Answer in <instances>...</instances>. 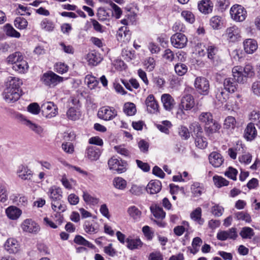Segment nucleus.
Instances as JSON below:
<instances>
[{
    "label": "nucleus",
    "mask_w": 260,
    "mask_h": 260,
    "mask_svg": "<svg viewBox=\"0 0 260 260\" xmlns=\"http://www.w3.org/2000/svg\"><path fill=\"white\" fill-rule=\"evenodd\" d=\"M147 191L150 194H155L160 191L161 189V183L157 180H151L146 187Z\"/></svg>",
    "instance_id": "b1692460"
},
{
    "label": "nucleus",
    "mask_w": 260,
    "mask_h": 260,
    "mask_svg": "<svg viewBox=\"0 0 260 260\" xmlns=\"http://www.w3.org/2000/svg\"><path fill=\"white\" fill-rule=\"evenodd\" d=\"M8 218L11 220L18 219L22 214V211L19 208L14 206H10L5 211Z\"/></svg>",
    "instance_id": "a211bd4d"
},
{
    "label": "nucleus",
    "mask_w": 260,
    "mask_h": 260,
    "mask_svg": "<svg viewBox=\"0 0 260 260\" xmlns=\"http://www.w3.org/2000/svg\"><path fill=\"white\" fill-rule=\"evenodd\" d=\"M8 198V193L6 185L3 183H0V202H5Z\"/></svg>",
    "instance_id": "bf43d9fd"
},
{
    "label": "nucleus",
    "mask_w": 260,
    "mask_h": 260,
    "mask_svg": "<svg viewBox=\"0 0 260 260\" xmlns=\"http://www.w3.org/2000/svg\"><path fill=\"white\" fill-rule=\"evenodd\" d=\"M150 210L154 217L157 219L161 220L165 218L166 216V213L163 210L161 207L155 205L154 206L150 207Z\"/></svg>",
    "instance_id": "473e14b6"
},
{
    "label": "nucleus",
    "mask_w": 260,
    "mask_h": 260,
    "mask_svg": "<svg viewBox=\"0 0 260 260\" xmlns=\"http://www.w3.org/2000/svg\"><path fill=\"white\" fill-rule=\"evenodd\" d=\"M225 36L230 42H235L241 38L240 29L236 25L226 28Z\"/></svg>",
    "instance_id": "4468645a"
},
{
    "label": "nucleus",
    "mask_w": 260,
    "mask_h": 260,
    "mask_svg": "<svg viewBox=\"0 0 260 260\" xmlns=\"http://www.w3.org/2000/svg\"><path fill=\"white\" fill-rule=\"evenodd\" d=\"M171 41L174 47L182 48L186 46L187 39L184 35L177 32L171 37Z\"/></svg>",
    "instance_id": "9b49d317"
},
{
    "label": "nucleus",
    "mask_w": 260,
    "mask_h": 260,
    "mask_svg": "<svg viewBox=\"0 0 260 260\" xmlns=\"http://www.w3.org/2000/svg\"><path fill=\"white\" fill-rule=\"evenodd\" d=\"M213 3L210 0H202L198 4L199 11L204 14L210 13L213 9Z\"/></svg>",
    "instance_id": "412c9836"
},
{
    "label": "nucleus",
    "mask_w": 260,
    "mask_h": 260,
    "mask_svg": "<svg viewBox=\"0 0 260 260\" xmlns=\"http://www.w3.org/2000/svg\"><path fill=\"white\" fill-rule=\"evenodd\" d=\"M224 88L220 87L217 88L215 91V98L219 104H223L226 102L229 98L228 94L224 92Z\"/></svg>",
    "instance_id": "cd10ccee"
},
{
    "label": "nucleus",
    "mask_w": 260,
    "mask_h": 260,
    "mask_svg": "<svg viewBox=\"0 0 260 260\" xmlns=\"http://www.w3.org/2000/svg\"><path fill=\"white\" fill-rule=\"evenodd\" d=\"M117 115V111L110 107L101 108L98 113V116L100 119L105 120H110Z\"/></svg>",
    "instance_id": "9d476101"
},
{
    "label": "nucleus",
    "mask_w": 260,
    "mask_h": 260,
    "mask_svg": "<svg viewBox=\"0 0 260 260\" xmlns=\"http://www.w3.org/2000/svg\"><path fill=\"white\" fill-rule=\"evenodd\" d=\"M128 192L133 196H140L143 193V188L140 186L133 184Z\"/></svg>",
    "instance_id": "6e6d98bb"
},
{
    "label": "nucleus",
    "mask_w": 260,
    "mask_h": 260,
    "mask_svg": "<svg viewBox=\"0 0 260 260\" xmlns=\"http://www.w3.org/2000/svg\"><path fill=\"white\" fill-rule=\"evenodd\" d=\"M87 156L91 160H97L101 154L100 149L94 147H89L86 150Z\"/></svg>",
    "instance_id": "c85d7f7f"
},
{
    "label": "nucleus",
    "mask_w": 260,
    "mask_h": 260,
    "mask_svg": "<svg viewBox=\"0 0 260 260\" xmlns=\"http://www.w3.org/2000/svg\"><path fill=\"white\" fill-rule=\"evenodd\" d=\"M23 59L22 54L19 52H16L10 54L7 58V61L8 63L12 64L13 66L18 64L20 60Z\"/></svg>",
    "instance_id": "7c9ffc66"
},
{
    "label": "nucleus",
    "mask_w": 260,
    "mask_h": 260,
    "mask_svg": "<svg viewBox=\"0 0 260 260\" xmlns=\"http://www.w3.org/2000/svg\"><path fill=\"white\" fill-rule=\"evenodd\" d=\"M54 67L55 71L61 74L66 73L69 70V67L67 64L62 62L56 63Z\"/></svg>",
    "instance_id": "e2e57ef3"
},
{
    "label": "nucleus",
    "mask_w": 260,
    "mask_h": 260,
    "mask_svg": "<svg viewBox=\"0 0 260 260\" xmlns=\"http://www.w3.org/2000/svg\"><path fill=\"white\" fill-rule=\"evenodd\" d=\"M85 82H86L88 87L91 89L94 88L99 83V81L95 77L91 75H87L86 76Z\"/></svg>",
    "instance_id": "4d7b16f0"
},
{
    "label": "nucleus",
    "mask_w": 260,
    "mask_h": 260,
    "mask_svg": "<svg viewBox=\"0 0 260 260\" xmlns=\"http://www.w3.org/2000/svg\"><path fill=\"white\" fill-rule=\"evenodd\" d=\"M74 242L78 245H81L89 248H93L94 247L92 243H90L80 235L76 236L74 239Z\"/></svg>",
    "instance_id": "c03bdc74"
},
{
    "label": "nucleus",
    "mask_w": 260,
    "mask_h": 260,
    "mask_svg": "<svg viewBox=\"0 0 260 260\" xmlns=\"http://www.w3.org/2000/svg\"><path fill=\"white\" fill-rule=\"evenodd\" d=\"M127 212L129 216L135 220L140 219L141 216V211L135 206L129 207L127 209Z\"/></svg>",
    "instance_id": "79ce46f5"
},
{
    "label": "nucleus",
    "mask_w": 260,
    "mask_h": 260,
    "mask_svg": "<svg viewBox=\"0 0 260 260\" xmlns=\"http://www.w3.org/2000/svg\"><path fill=\"white\" fill-rule=\"evenodd\" d=\"M232 18L236 21H244L247 16V12L241 5H234L230 10Z\"/></svg>",
    "instance_id": "0eeeda50"
},
{
    "label": "nucleus",
    "mask_w": 260,
    "mask_h": 260,
    "mask_svg": "<svg viewBox=\"0 0 260 260\" xmlns=\"http://www.w3.org/2000/svg\"><path fill=\"white\" fill-rule=\"evenodd\" d=\"M257 135V131L252 122L248 124L244 131V137L248 141L253 140Z\"/></svg>",
    "instance_id": "393cba45"
},
{
    "label": "nucleus",
    "mask_w": 260,
    "mask_h": 260,
    "mask_svg": "<svg viewBox=\"0 0 260 260\" xmlns=\"http://www.w3.org/2000/svg\"><path fill=\"white\" fill-rule=\"evenodd\" d=\"M87 60L89 64L96 66L101 62L102 59L99 54L92 52L87 54Z\"/></svg>",
    "instance_id": "c9c22d12"
},
{
    "label": "nucleus",
    "mask_w": 260,
    "mask_h": 260,
    "mask_svg": "<svg viewBox=\"0 0 260 260\" xmlns=\"http://www.w3.org/2000/svg\"><path fill=\"white\" fill-rule=\"evenodd\" d=\"M6 87L3 92V96L8 103L16 102L20 96L19 88L22 82L18 78L10 77Z\"/></svg>",
    "instance_id": "f257e3e1"
},
{
    "label": "nucleus",
    "mask_w": 260,
    "mask_h": 260,
    "mask_svg": "<svg viewBox=\"0 0 260 260\" xmlns=\"http://www.w3.org/2000/svg\"><path fill=\"white\" fill-rule=\"evenodd\" d=\"M19 244L17 240L13 238L8 239L5 242V249L10 253H15L18 251Z\"/></svg>",
    "instance_id": "4be33fe9"
},
{
    "label": "nucleus",
    "mask_w": 260,
    "mask_h": 260,
    "mask_svg": "<svg viewBox=\"0 0 260 260\" xmlns=\"http://www.w3.org/2000/svg\"><path fill=\"white\" fill-rule=\"evenodd\" d=\"M207 56L212 61L216 59L218 52V48L214 45H209L207 48Z\"/></svg>",
    "instance_id": "e433bc0d"
},
{
    "label": "nucleus",
    "mask_w": 260,
    "mask_h": 260,
    "mask_svg": "<svg viewBox=\"0 0 260 260\" xmlns=\"http://www.w3.org/2000/svg\"><path fill=\"white\" fill-rule=\"evenodd\" d=\"M84 229L85 232L89 234H94L99 230L98 225L95 222L86 221L84 224Z\"/></svg>",
    "instance_id": "2f4dec72"
},
{
    "label": "nucleus",
    "mask_w": 260,
    "mask_h": 260,
    "mask_svg": "<svg viewBox=\"0 0 260 260\" xmlns=\"http://www.w3.org/2000/svg\"><path fill=\"white\" fill-rule=\"evenodd\" d=\"M42 115L46 118L55 117L58 113V108L53 102H47L41 105Z\"/></svg>",
    "instance_id": "423d86ee"
},
{
    "label": "nucleus",
    "mask_w": 260,
    "mask_h": 260,
    "mask_svg": "<svg viewBox=\"0 0 260 260\" xmlns=\"http://www.w3.org/2000/svg\"><path fill=\"white\" fill-rule=\"evenodd\" d=\"M194 127V132H197V135L195 138V144L197 147L200 149L205 148L208 145L206 138L203 137L201 134L202 133V128L198 123H194L192 124Z\"/></svg>",
    "instance_id": "6e6552de"
},
{
    "label": "nucleus",
    "mask_w": 260,
    "mask_h": 260,
    "mask_svg": "<svg viewBox=\"0 0 260 260\" xmlns=\"http://www.w3.org/2000/svg\"><path fill=\"white\" fill-rule=\"evenodd\" d=\"M126 242L127 243V247L131 249L134 250L139 249L142 246V242L139 239H126Z\"/></svg>",
    "instance_id": "72a5a7b5"
},
{
    "label": "nucleus",
    "mask_w": 260,
    "mask_h": 260,
    "mask_svg": "<svg viewBox=\"0 0 260 260\" xmlns=\"http://www.w3.org/2000/svg\"><path fill=\"white\" fill-rule=\"evenodd\" d=\"M145 104L147 107V111L152 114H154L158 111V105L153 94H149L145 100Z\"/></svg>",
    "instance_id": "2eb2a0df"
},
{
    "label": "nucleus",
    "mask_w": 260,
    "mask_h": 260,
    "mask_svg": "<svg viewBox=\"0 0 260 260\" xmlns=\"http://www.w3.org/2000/svg\"><path fill=\"white\" fill-rule=\"evenodd\" d=\"M161 100L164 107L166 110H171L175 105L174 99L169 94H163L161 95Z\"/></svg>",
    "instance_id": "5701e85b"
},
{
    "label": "nucleus",
    "mask_w": 260,
    "mask_h": 260,
    "mask_svg": "<svg viewBox=\"0 0 260 260\" xmlns=\"http://www.w3.org/2000/svg\"><path fill=\"white\" fill-rule=\"evenodd\" d=\"M201 122L204 123L205 130L208 134H213L217 132L220 125L213 119L212 115L210 112H203L199 117Z\"/></svg>",
    "instance_id": "7ed1b4c3"
},
{
    "label": "nucleus",
    "mask_w": 260,
    "mask_h": 260,
    "mask_svg": "<svg viewBox=\"0 0 260 260\" xmlns=\"http://www.w3.org/2000/svg\"><path fill=\"white\" fill-rule=\"evenodd\" d=\"M210 25L214 29H218L222 24L221 18L218 16L212 17L210 21Z\"/></svg>",
    "instance_id": "8fccbe9b"
},
{
    "label": "nucleus",
    "mask_w": 260,
    "mask_h": 260,
    "mask_svg": "<svg viewBox=\"0 0 260 260\" xmlns=\"http://www.w3.org/2000/svg\"><path fill=\"white\" fill-rule=\"evenodd\" d=\"M17 173L19 177L22 180H30L33 175L32 171L30 169L23 165L19 167Z\"/></svg>",
    "instance_id": "a878e982"
},
{
    "label": "nucleus",
    "mask_w": 260,
    "mask_h": 260,
    "mask_svg": "<svg viewBox=\"0 0 260 260\" xmlns=\"http://www.w3.org/2000/svg\"><path fill=\"white\" fill-rule=\"evenodd\" d=\"M23 231L36 234L40 230L39 224L31 219H25L21 224Z\"/></svg>",
    "instance_id": "1a4fd4ad"
},
{
    "label": "nucleus",
    "mask_w": 260,
    "mask_h": 260,
    "mask_svg": "<svg viewBox=\"0 0 260 260\" xmlns=\"http://www.w3.org/2000/svg\"><path fill=\"white\" fill-rule=\"evenodd\" d=\"M27 24V20L23 17H17L14 21L15 26L19 29L26 28Z\"/></svg>",
    "instance_id": "a18cd8bd"
},
{
    "label": "nucleus",
    "mask_w": 260,
    "mask_h": 260,
    "mask_svg": "<svg viewBox=\"0 0 260 260\" xmlns=\"http://www.w3.org/2000/svg\"><path fill=\"white\" fill-rule=\"evenodd\" d=\"M97 16L101 21H105L108 20L110 17V13L107 11L104 8H99L98 11Z\"/></svg>",
    "instance_id": "3c124183"
},
{
    "label": "nucleus",
    "mask_w": 260,
    "mask_h": 260,
    "mask_svg": "<svg viewBox=\"0 0 260 260\" xmlns=\"http://www.w3.org/2000/svg\"><path fill=\"white\" fill-rule=\"evenodd\" d=\"M175 72L179 76H183L186 74L188 70L187 67L184 63H177L174 67Z\"/></svg>",
    "instance_id": "49530a36"
},
{
    "label": "nucleus",
    "mask_w": 260,
    "mask_h": 260,
    "mask_svg": "<svg viewBox=\"0 0 260 260\" xmlns=\"http://www.w3.org/2000/svg\"><path fill=\"white\" fill-rule=\"evenodd\" d=\"M41 26L42 29L49 31H52L54 28L53 23L46 18L42 21Z\"/></svg>",
    "instance_id": "603ef678"
},
{
    "label": "nucleus",
    "mask_w": 260,
    "mask_h": 260,
    "mask_svg": "<svg viewBox=\"0 0 260 260\" xmlns=\"http://www.w3.org/2000/svg\"><path fill=\"white\" fill-rule=\"evenodd\" d=\"M237 220L245 221L247 222H250L251 221V217L249 214L244 212H238L235 214Z\"/></svg>",
    "instance_id": "13d9d810"
},
{
    "label": "nucleus",
    "mask_w": 260,
    "mask_h": 260,
    "mask_svg": "<svg viewBox=\"0 0 260 260\" xmlns=\"http://www.w3.org/2000/svg\"><path fill=\"white\" fill-rule=\"evenodd\" d=\"M67 115L69 119L72 120L78 119L80 117V114L74 107L69 108L67 112Z\"/></svg>",
    "instance_id": "5fc2aeb1"
},
{
    "label": "nucleus",
    "mask_w": 260,
    "mask_h": 260,
    "mask_svg": "<svg viewBox=\"0 0 260 260\" xmlns=\"http://www.w3.org/2000/svg\"><path fill=\"white\" fill-rule=\"evenodd\" d=\"M83 198L86 203L91 205H96L99 201V199L92 197L86 192H83Z\"/></svg>",
    "instance_id": "864d4df0"
},
{
    "label": "nucleus",
    "mask_w": 260,
    "mask_h": 260,
    "mask_svg": "<svg viewBox=\"0 0 260 260\" xmlns=\"http://www.w3.org/2000/svg\"><path fill=\"white\" fill-rule=\"evenodd\" d=\"M238 237L237 229L232 228L227 231H220L217 234V238L220 241H225L228 239L236 240Z\"/></svg>",
    "instance_id": "f8f14e48"
},
{
    "label": "nucleus",
    "mask_w": 260,
    "mask_h": 260,
    "mask_svg": "<svg viewBox=\"0 0 260 260\" xmlns=\"http://www.w3.org/2000/svg\"><path fill=\"white\" fill-rule=\"evenodd\" d=\"M194 86L199 92L203 94L208 93L209 83L205 78L197 77L194 81Z\"/></svg>",
    "instance_id": "ddd939ff"
},
{
    "label": "nucleus",
    "mask_w": 260,
    "mask_h": 260,
    "mask_svg": "<svg viewBox=\"0 0 260 260\" xmlns=\"http://www.w3.org/2000/svg\"><path fill=\"white\" fill-rule=\"evenodd\" d=\"M41 79L45 85L49 87H54L59 83L64 81L63 77L59 76L52 71L44 73Z\"/></svg>",
    "instance_id": "39448f33"
},
{
    "label": "nucleus",
    "mask_w": 260,
    "mask_h": 260,
    "mask_svg": "<svg viewBox=\"0 0 260 260\" xmlns=\"http://www.w3.org/2000/svg\"><path fill=\"white\" fill-rule=\"evenodd\" d=\"M25 124L31 131H34L38 135H41L43 132V129L40 125L36 123H32L30 120H26Z\"/></svg>",
    "instance_id": "58836bf2"
},
{
    "label": "nucleus",
    "mask_w": 260,
    "mask_h": 260,
    "mask_svg": "<svg viewBox=\"0 0 260 260\" xmlns=\"http://www.w3.org/2000/svg\"><path fill=\"white\" fill-rule=\"evenodd\" d=\"M113 185L117 189L124 190L127 186V182L121 177H115L113 180Z\"/></svg>",
    "instance_id": "f704fd0d"
},
{
    "label": "nucleus",
    "mask_w": 260,
    "mask_h": 260,
    "mask_svg": "<svg viewBox=\"0 0 260 260\" xmlns=\"http://www.w3.org/2000/svg\"><path fill=\"white\" fill-rule=\"evenodd\" d=\"M181 16L187 22L190 23H192L195 20L193 14L189 11H183L181 12Z\"/></svg>",
    "instance_id": "69168bd1"
},
{
    "label": "nucleus",
    "mask_w": 260,
    "mask_h": 260,
    "mask_svg": "<svg viewBox=\"0 0 260 260\" xmlns=\"http://www.w3.org/2000/svg\"><path fill=\"white\" fill-rule=\"evenodd\" d=\"M126 27H120L117 32V39L118 40L127 42L131 39V33L126 30Z\"/></svg>",
    "instance_id": "bb28decb"
},
{
    "label": "nucleus",
    "mask_w": 260,
    "mask_h": 260,
    "mask_svg": "<svg viewBox=\"0 0 260 260\" xmlns=\"http://www.w3.org/2000/svg\"><path fill=\"white\" fill-rule=\"evenodd\" d=\"M13 202L18 206H26L27 204V198L24 196H16L13 200Z\"/></svg>",
    "instance_id": "052dcab7"
},
{
    "label": "nucleus",
    "mask_w": 260,
    "mask_h": 260,
    "mask_svg": "<svg viewBox=\"0 0 260 260\" xmlns=\"http://www.w3.org/2000/svg\"><path fill=\"white\" fill-rule=\"evenodd\" d=\"M243 44L244 51L247 54L253 53L258 47L257 41L252 39L245 40Z\"/></svg>",
    "instance_id": "f3484780"
},
{
    "label": "nucleus",
    "mask_w": 260,
    "mask_h": 260,
    "mask_svg": "<svg viewBox=\"0 0 260 260\" xmlns=\"http://www.w3.org/2000/svg\"><path fill=\"white\" fill-rule=\"evenodd\" d=\"M236 121L233 116H228L224 120V127L225 128H234L235 127Z\"/></svg>",
    "instance_id": "680f3d73"
},
{
    "label": "nucleus",
    "mask_w": 260,
    "mask_h": 260,
    "mask_svg": "<svg viewBox=\"0 0 260 260\" xmlns=\"http://www.w3.org/2000/svg\"><path fill=\"white\" fill-rule=\"evenodd\" d=\"M209 160L210 164L215 168L221 166L224 161L222 155L216 152H212L210 154Z\"/></svg>",
    "instance_id": "aec40b11"
},
{
    "label": "nucleus",
    "mask_w": 260,
    "mask_h": 260,
    "mask_svg": "<svg viewBox=\"0 0 260 260\" xmlns=\"http://www.w3.org/2000/svg\"><path fill=\"white\" fill-rule=\"evenodd\" d=\"M238 83L239 82L237 81L234 76L233 78H226L224 80L223 83L224 89L229 92L233 93L237 89Z\"/></svg>",
    "instance_id": "dca6fc26"
},
{
    "label": "nucleus",
    "mask_w": 260,
    "mask_h": 260,
    "mask_svg": "<svg viewBox=\"0 0 260 260\" xmlns=\"http://www.w3.org/2000/svg\"><path fill=\"white\" fill-rule=\"evenodd\" d=\"M41 110V108L40 109L39 105L36 103H31L27 107L28 111L33 114H39Z\"/></svg>",
    "instance_id": "338daca9"
},
{
    "label": "nucleus",
    "mask_w": 260,
    "mask_h": 260,
    "mask_svg": "<svg viewBox=\"0 0 260 260\" xmlns=\"http://www.w3.org/2000/svg\"><path fill=\"white\" fill-rule=\"evenodd\" d=\"M202 243L203 241L200 237H197L193 238L191 244L192 249H190V252L193 254L196 253L199 251V247Z\"/></svg>",
    "instance_id": "de8ad7c7"
},
{
    "label": "nucleus",
    "mask_w": 260,
    "mask_h": 260,
    "mask_svg": "<svg viewBox=\"0 0 260 260\" xmlns=\"http://www.w3.org/2000/svg\"><path fill=\"white\" fill-rule=\"evenodd\" d=\"M123 111L128 116L135 115L136 112L135 105L134 103L130 102L125 103L124 105Z\"/></svg>",
    "instance_id": "a19ab883"
},
{
    "label": "nucleus",
    "mask_w": 260,
    "mask_h": 260,
    "mask_svg": "<svg viewBox=\"0 0 260 260\" xmlns=\"http://www.w3.org/2000/svg\"><path fill=\"white\" fill-rule=\"evenodd\" d=\"M5 31L8 36L16 38L20 37V34L10 24H6L5 26Z\"/></svg>",
    "instance_id": "ea45409f"
},
{
    "label": "nucleus",
    "mask_w": 260,
    "mask_h": 260,
    "mask_svg": "<svg viewBox=\"0 0 260 260\" xmlns=\"http://www.w3.org/2000/svg\"><path fill=\"white\" fill-rule=\"evenodd\" d=\"M213 181L215 185L218 187L227 186L229 183V182L221 176H214Z\"/></svg>",
    "instance_id": "09e8293b"
},
{
    "label": "nucleus",
    "mask_w": 260,
    "mask_h": 260,
    "mask_svg": "<svg viewBox=\"0 0 260 260\" xmlns=\"http://www.w3.org/2000/svg\"><path fill=\"white\" fill-rule=\"evenodd\" d=\"M202 215V209L201 208L198 207L193 210L190 213V218L198 222L200 224H203L204 222V219L201 218Z\"/></svg>",
    "instance_id": "4c0bfd02"
},
{
    "label": "nucleus",
    "mask_w": 260,
    "mask_h": 260,
    "mask_svg": "<svg viewBox=\"0 0 260 260\" xmlns=\"http://www.w3.org/2000/svg\"><path fill=\"white\" fill-rule=\"evenodd\" d=\"M233 76L237 82L243 83L247 77H252L253 74V69L250 64H247L244 68L241 66L235 67L232 70Z\"/></svg>",
    "instance_id": "20e7f679"
},
{
    "label": "nucleus",
    "mask_w": 260,
    "mask_h": 260,
    "mask_svg": "<svg viewBox=\"0 0 260 260\" xmlns=\"http://www.w3.org/2000/svg\"><path fill=\"white\" fill-rule=\"evenodd\" d=\"M28 65L27 62L24 60H21L16 64L13 65L12 69L19 73L24 74L26 73L28 69Z\"/></svg>",
    "instance_id": "c756f323"
},
{
    "label": "nucleus",
    "mask_w": 260,
    "mask_h": 260,
    "mask_svg": "<svg viewBox=\"0 0 260 260\" xmlns=\"http://www.w3.org/2000/svg\"><path fill=\"white\" fill-rule=\"evenodd\" d=\"M194 102L193 96L190 94H187L184 96L180 105V108L185 110H190L193 107Z\"/></svg>",
    "instance_id": "6ab92c4d"
},
{
    "label": "nucleus",
    "mask_w": 260,
    "mask_h": 260,
    "mask_svg": "<svg viewBox=\"0 0 260 260\" xmlns=\"http://www.w3.org/2000/svg\"><path fill=\"white\" fill-rule=\"evenodd\" d=\"M254 235V231L249 227H244L240 232V235L243 239H251Z\"/></svg>",
    "instance_id": "37998d69"
},
{
    "label": "nucleus",
    "mask_w": 260,
    "mask_h": 260,
    "mask_svg": "<svg viewBox=\"0 0 260 260\" xmlns=\"http://www.w3.org/2000/svg\"><path fill=\"white\" fill-rule=\"evenodd\" d=\"M110 5L113 10L112 15H114L116 19H119L122 14V10L117 5L114 3L112 2L110 4Z\"/></svg>",
    "instance_id": "774afa93"
},
{
    "label": "nucleus",
    "mask_w": 260,
    "mask_h": 260,
    "mask_svg": "<svg viewBox=\"0 0 260 260\" xmlns=\"http://www.w3.org/2000/svg\"><path fill=\"white\" fill-rule=\"evenodd\" d=\"M250 119L252 121V123H255L257 125L260 124V112L255 110L252 111L250 115Z\"/></svg>",
    "instance_id": "0e129e2a"
},
{
    "label": "nucleus",
    "mask_w": 260,
    "mask_h": 260,
    "mask_svg": "<svg viewBox=\"0 0 260 260\" xmlns=\"http://www.w3.org/2000/svg\"><path fill=\"white\" fill-rule=\"evenodd\" d=\"M48 195L51 200L52 209L55 211L64 212L67 207L63 202L61 201L62 191L61 189L55 186L49 188Z\"/></svg>",
    "instance_id": "f03ea898"
}]
</instances>
